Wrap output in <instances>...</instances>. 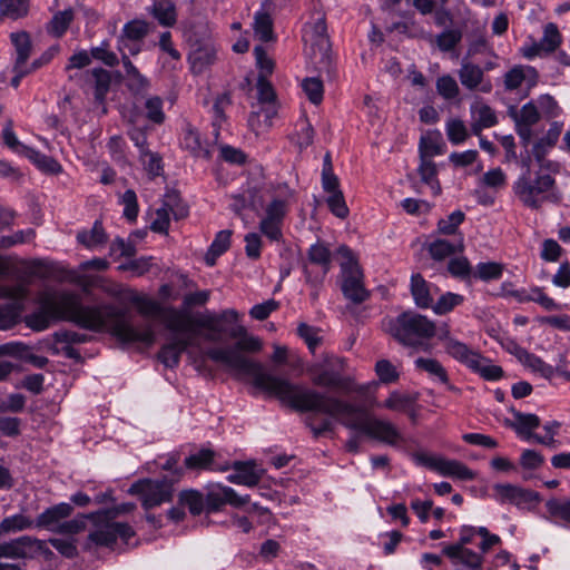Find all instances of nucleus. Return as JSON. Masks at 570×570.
<instances>
[{
    "instance_id": "f257e3e1",
    "label": "nucleus",
    "mask_w": 570,
    "mask_h": 570,
    "mask_svg": "<svg viewBox=\"0 0 570 570\" xmlns=\"http://www.w3.org/2000/svg\"><path fill=\"white\" fill-rule=\"evenodd\" d=\"M36 302L38 308L27 315L24 322L37 332L47 330L53 322L68 321L94 332L107 328L122 343H142L150 346L156 341L153 325H134L126 307L110 303L83 305L80 296L72 291H42Z\"/></svg>"
},
{
    "instance_id": "f03ea898",
    "label": "nucleus",
    "mask_w": 570,
    "mask_h": 570,
    "mask_svg": "<svg viewBox=\"0 0 570 570\" xmlns=\"http://www.w3.org/2000/svg\"><path fill=\"white\" fill-rule=\"evenodd\" d=\"M288 392H295L292 397L293 410L308 413L305 425L318 439L334 430V420L350 430L358 431L372 439L395 446L403 436L396 426L381 419L368 416L365 410L341 397L320 392L312 387L286 385Z\"/></svg>"
},
{
    "instance_id": "7ed1b4c3",
    "label": "nucleus",
    "mask_w": 570,
    "mask_h": 570,
    "mask_svg": "<svg viewBox=\"0 0 570 570\" xmlns=\"http://www.w3.org/2000/svg\"><path fill=\"white\" fill-rule=\"evenodd\" d=\"M262 348L261 341L252 335H246L238 340L233 347H212L207 350L206 355L216 363L226 365L229 370L239 375L250 376L253 385L269 395L277 397L282 403L293 410L292 397L295 392H288L289 386L306 387L302 384L292 383L287 379L278 377L267 373L264 365L259 362L249 360L239 352H258Z\"/></svg>"
},
{
    "instance_id": "20e7f679",
    "label": "nucleus",
    "mask_w": 570,
    "mask_h": 570,
    "mask_svg": "<svg viewBox=\"0 0 570 570\" xmlns=\"http://www.w3.org/2000/svg\"><path fill=\"white\" fill-rule=\"evenodd\" d=\"M383 328L404 346L416 347L436 334L435 324L426 316L406 311L383 322Z\"/></svg>"
},
{
    "instance_id": "39448f33",
    "label": "nucleus",
    "mask_w": 570,
    "mask_h": 570,
    "mask_svg": "<svg viewBox=\"0 0 570 570\" xmlns=\"http://www.w3.org/2000/svg\"><path fill=\"white\" fill-rule=\"evenodd\" d=\"M513 191L525 207L535 210L546 203L558 204L561 200L556 179L550 174L537 173L531 178L529 169L514 181Z\"/></svg>"
},
{
    "instance_id": "423d86ee",
    "label": "nucleus",
    "mask_w": 570,
    "mask_h": 570,
    "mask_svg": "<svg viewBox=\"0 0 570 570\" xmlns=\"http://www.w3.org/2000/svg\"><path fill=\"white\" fill-rule=\"evenodd\" d=\"M314 386L335 390L343 393L362 392L351 377L345 375V360L336 355H325L323 361L314 363L307 370Z\"/></svg>"
},
{
    "instance_id": "0eeeda50",
    "label": "nucleus",
    "mask_w": 570,
    "mask_h": 570,
    "mask_svg": "<svg viewBox=\"0 0 570 570\" xmlns=\"http://www.w3.org/2000/svg\"><path fill=\"white\" fill-rule=\"evenodd\" d=\"M277 190V195L266 205L259 222V232L271 242L283 239L284 220L289 212L291 199L294 197V190L286 184L279 185Z\"/></svg>"
},
{
    "instance_id": "6e6552de",
    "label": "nucleus",
    "mask_w": 570,
    "mask_h": 570,
    "mask_svg": "<svg viewBox=\"0 0 570 570\" xmlns=\"http://www.w3.org/2000/svg\"><path fill=\"white\" fill-rule=\"evenodd\" d=\"M73 512L71 503L61 502L47 508L35 520V528L59 534H77L86 528L83 517L67 520Z\"/></svg>"
},
{
    "instance_id": "1a4fd4ad",
    "label": "nucleus",
    "mask_w": 570,
    "mask_h": 570,
    "mask_svg": "<svg viewBox=\"0 0 570 570\" xmlns=\"http://www.w3.org/2000/svg\"><path fill=\"white\" fill-rule=\"evenodd\" d=\"M338 253L346 259L341 264L342 293L354 304H362L370 297V292L364 286L363 272L347 246H341Z\"/></svg>"
},
{
    "instance_id": "9d476101",
    "label": "nucleus",
    "mask_w": 570,
    "mask_h": 570,
    "mask_svg": "<svg viewBox=\"0 0 570 570\" xmlns=\"http://www.w3.org/2000/svg\"><path fill=\"white\" fill-rule=\"evenodd\" d=\"M7 274V266L0 258V278ZM28 295L24 284L4 285L0 283V298H9L11 302L0 305V328H10L19 322L23 309V301Z\"/></svg>"
},
{
    "instance_id": "9b49d317",
    "label": "nucleus",
    "mask_w": 570,
    "mask_h": 570,
    "mask_svg": "<svg viewBox=\"0 0 570 570\" xmlns=\"http://www.w3.org/2000/svg\"><path fill=\"white\" fill-rule=\"evenodd\" d=\"M132 302L137 305L138 312L144 316L161 317L166 328L171 333L187 332V321H193V315L186 311L175 307H163L160 303L147 297H135Z\"/></svg>"
},
{
    "instance_id": "f8f14e48",
    "label": "nucleus",
    "mask_w": 570,
    "mask_h": 570,
    "mask_svg": "<svg viewBox=\"0 0 570 570\" xmlns=\"http://www.w3.org/2000/svg\"><path fill=\"white\" fill-rule=\"evenodd\" d=\"M303 39L305 45L309 46V55L318 65L320 70L325 69L327 73H331V43L325 19L318 18L314 23L306 26Z\"/></svg>"
},
{
    "instance_id": "ddd939ff",
    "label": "nucleus",
    "mask_w": 570,
    "mask_h": 570,
    "mask_svg": "<svg viewBox=\"0 0 570 570\" xmlns=\"http://www.w3.org/2000/svg\"><path fill=\"white\" fill-rule=\"evenodd\" d=\"M129 492L139 495L142 507L149 510L171 501L174 484L164 479H144L134 483Z\"/></svg>"
},
{
    "instance_id": "4468645a",
    "label": "nucleus",
    "mask_w": 570,
    "mask_h": 570,
    "mask_svg": "<svg viewBox=\"0 0 570 570\" xmlns=\"http://www.w3.org/2000/svg\"><path fill=\"white\" fill-rule=\"evenodd\" d=\"M412 458L417 465L428 468L446 478H455L462 481H470L475 478V473L458 460L430 455L425 452H415Z\"/></svg>"
},
{
    "instance_id": "2eb2a0df",
    "label": "nucleus",
    "mask_w": 570,
    "mask_h": 570,
    "mask_svg": "<svg viewBox=\"0 0 570 570\" xmlns=\"http://www.w3.org/2000/svg\"><path fill=\"white\" fill-rule=\"evenodd\" d=\"M308 264L303 265L306 282L323 283L332 265V253L325 243L317 242L306 253Z\"/></svg>"
},
{
    "instance_id": "dca6fc26",
    "label": "nucleus",
    "mask_w": 570,
    "mask_h": 570,
    "mask_svg": "<svg viewBox=\"0 0 570 570\" xmlns=\"http://www.w3.org/2000/svg\"><path fill=\"white\" fill-rule=\"evenodd\" d=\"M238 313L235 309H225L219 315L207 314L202 317L193 316V321H187V326H190L188 332L199 334L198 328H204L207 332L203 335L206 341L219 342L222 335L226 330L220 325L222 322L235 323L238 321Z\"/></svg>"
},
{
    "instance_id": "f3484780",
    "label": "nucleus",
    "mask_w": 570,
    "mask_h": 570,
    "mask_svg": "<svg viewBox=\"0 0 570 570\" xmlns=\"http://www.w3.org/2000/svg\"><path fill=\"white\" fill-rule=\"evenodd\" d=\"M96 524V530L89 533V540L97 546L111 547L117 539L128 541L135 531L125 522H115L112 520L91 519Z\"/></svg>"
},
{
    "instance_id": "a211bd4d",
    "label": "nucleus",
    "mask_w": 570,
    "mask_h": 570,
    "mask_svg": "<svg viewBox=\"0 0 570 570\" xmlns=\"http://www.w3.org/2000/svg\"><path fill=\"white\" fill-rule=\"evenodd\" d=\"M177 334H186L184 336H175L173 341L164 344L158 354V360L169 368H175L179 365L181 354L194 345V340L199 334L193 332H178Z\"/></svg>"
},
{
    "instance_id": "6ab92c4d",
    "label": "nucleus",
    "mask_w": 570,
    "mask_h": 570,
    "mask_svg": "<svg viewBox=\"0 0 570 570\" xmlns=\"http://www.w3.org/2000/svg\"><path fill=\"white\" fill-rule=\"evenodd\" d=\"M205 504L208 512L218 511L223 505L243 507L249 501V495L240 497L230 487L217 485L208 491Z\"/></svg>"
},
{
    "instance_id": "aec40b11",
    "label": "nucleus",
    "mask_w": 570,
    "mask_h": 570,
    "mask_svg": "<svg viewBox=\"0 0 570 570\" xmlns=\"http://www.w3.org/2000/svg\"><path fill=\"white\" fill-rule=\"evenodd\" d=\"M495 500L500 503H512L521 507L538 500V494L510 483H497L493 485Z\"/></svg>"
},
{
    "instance_id": "412c9836",
    "label": "nucleus",
    "mask_w": 570,
    "mask_h": 570,
    "mask_svg": "<svg viewBox=\"0 0 570 570\" xmlns=\"http://www.w3.org/2000/svg\"><path fill=\"white\" fill-rule=\"evenodd\" d=\"M561 42V35L554 23H548L544 28L543 37L539 42L523 50V56L527 59H533L538 56H543L553 52Z\"/></svg>"
},
{
    "instance_id": "4be33fe9",
    "label": "nucleus",
    "mask_w": 570,
    "mask_h": 570,
    "mask_svg": "<svg viewBox=\"0 0 570 570\" xmlns=\"http://www.w3.org/2000/svg\"><path fill=\"white\" fill-rule=\"evenodd\" d=\"M510 412L514 419L510 426L523 440L534 442L535 436H539V434L534 433V430L541 424L540 417L537 414L523 413L515 409H511Z\"/></svg>"
},
{
    "instance_id": "5701e85b",
    "label": "nucleus",
    "mask_w": 570,
    "mask_h": 570,
    "mask_svg": "<svg viewBox=\"0 0 570 570\" xmlns=\"http://www.w3.org/2000/svg\"><path fill=\"white\" fill-rule=\"evenodd\" d=\"M232 468L234 472L227 476L230 483L255 487L261 481L262 473L256 470L254 461H235Z\"/></svg>"
},
{
    "instance_id": "b1692460",
    "label": "nucleus",
    "mask_w": 570,
    "mask_h": 570,
    "mask_svg": "<svg viewBox=\"0 0 570 570\" xmlns=\"http://www.w3.org/2000/svg\"><path fill=\"white\" fill-rule=\"evenodd\" d=\"M443 553L451 559L454 564H462L469 570H482L484 558L469 548L444 547Z\"/></svg>"
},
{
    "instance_id": "393cba45",
    "label": "nucleus",
    "mask_w": 570,
    "mask_h": 570,
    "mask_svg": "<svg viewBox=\"0 0 570 570\" xmlns=\"http://www.w3.org/2000/svg\"><path fill=\"white\" fill-rule=\"evenodd\" d=\"M483 69L471 62H463L459 70V78L466 89L474 90L481 86L482 92H490L492 85L490 81L483 82Z\"/></svg>"
},
{
    "instance_id": "a878e982",
    "label": "nucleus",
    "mask_w": 570,
    "mask_h": 570,
    "mask_svg": "<svg viewBox=\"0 0 570 570\" xmlns=\"http://www.w3.org/2000/svg\"><path fill=\"white\" fill-rule=\"evenodd\" d=\"M122 66L127 77V87L135 96H145L150 89V80L140 73L130 61L128 55H122Z\"/></svg>"
},
{
    "instance_id": "bb28decb",
    "label": "nucleus",
    "mask_w": 570,
    "mask_h": 570,
    "mask_svg": "<svg viewBox=\"0 0 570 570\" xmlns=\"http://www.w3.org/2000/svg\"><path fill=\"white\" fill-rule=\"evenodd\" d=\"M562 131V124L553 121L544 137L532 147V155L538 163H542L549 150L554 147Z\"/></svg>"
},
{
    "instance_id": "cd10ccee",
    "label": "nucleus",
    "mask_w": 570,
    "mask_h": 570,
    "mask_svg": "<svg viewBox=\"0 0 570 570\" xmlns=\"http://www.w3.org/2000/svg\"><path fill=\"white\" fill-rule=\"evenodd\" d=\"M446 353L456 361L465 364L470 368H475L478 365L479 353L472 351L466 344L458 340H448L444 345Z\"/></svg>"
},
{
    "instance_id": "c85d7f7f",
    "label": "nucleus",
    "mask_w": 570,
    "mask_h": 570,
    "mask_svg": "<svg viewBox=\"0 0 570 570\" xmlns=\"http://www.w3.org/2000/svg\"><path fill=\"white\" fill-rule=\"evenodd\" d=\"M29 347L22 343H7L0 345V355H12L27 360L33 366L43 368L49 360L41 355L28 354Z\"/></svg>"
},
{
    "instance_id": "c756f323",
    "label": "nucleus",
    "mask_w": 570,
    "mask_h": 570,
    "mask_svg": "<svg viewBox=\"0 0 570 570\" xmlns=\"http://www.w3.org/2000/svg\"><path fill=\"white\" fill-rule=\"evenodd\" d=\"M415 366L416 368L426 372L433 380L445 384L449 391H456V389L449 382L446 370L438 360L419 357L415 360Z\"/></svg>"
},
{
    "instance_id": "7c9ffc66",
    "label": "nucleus",
    "mask_w": 570,
    "mask_h": 570,
    "mask_svg": "<svg viewBox=\"0 0 570 570\" xmlns=\"http://www.w3.org/2000/svg\"><path fill=\"white\" fill-rule=\"evenodd\" d=\"M29 535H22L10 541L0 542V558L28 559Z\"/></svg>"
},
{
    "instance_id": "2f4dec72",
    "label": "nucleus",
    "mask_w": 570,
    "mask_h": 570,
    "mask_svg": "<svg viewBox=\"0 0 570 570\" xmlns=\"http://www.w3.org/2000/svg\"><path fill=\"white\" fill-rule=\"evenodd\" d=\"M508 115L513 119L515 125L521 126H534L541 118L538 107L533 101L527 102L520 110L514 106L509 107Z\"/></svg>"
},
{
    "instance_id": "473e14b6",
    "label": "nucleus",
    "mask_w": 570,
    "mask_h": 570,
    "mask_svg": "<svg viewBox=\"0 0 570 570\" xmlns=\"http://www.w3.org/2000/svg\"><path fill=\"white\" fill-rule=\"evenodd\" d=\"M150 13L164 27H171L177 21L176 6L171 0H154Z\"/></svg>"
},
{
    "instance_id": "72a5a7b5",
    "label": "nucleus",
    "mask_w": 570,
    "mask_h": 570,
    "mask_svg": "<svg viewBox=\"0 0 570 570\" xmlns=\"http://www.w3.org/2000/svg\"><path fill=\"white\" fill-rule=\"evenodd\" d=\"M411 294L416 306L429 308L432 306L429 283L421 274H413L411 277Z\"/></svg>"
},
{
    "instance_id": "f704fd0d",
    "label": "nucleus",
    "mask_w": 570,
    "mask_h": 570,
    "mask_svg": "<svg viewBox=\"0 0 570 570\" xmlns=\"http://www.w3.org/2000/svg\"><path fill=\"white\" fill-rule=\"evenodd\" d=\"M73 17L75 14L71 8L56 12L46 24V31L55 38H61L68 30Z\"/></svg>"
},
{
    "instance_id": "c9c22d12",
    "label": "nucleus",
    "mask_w": 570,
    "mask_h": 570,
    "mask_svg": "<svg viewBox=\"0 0 570 570\" xmlns=\"http://www.w3.org/2000/svg\"><path fill=\"white\" fill-rule=\"evenodd\" d=\"M189 60L193 71L200 73L205 68L214 63L216 60V50L210 46L199 47L190 53Z\"/></svg>"
},
{
    "instance_id": "e433bc0d",
    "label": "nucleus",
    "mask_w": 570,
    "mask_h": 570,
    "mask_svg": "<svg viewBox=\"0 0 570 570\" xmlns=\"http://www.w3.org/2000/svg\"><path fill=\"white\" fill-rule=\"evenodd\" d=\"M77 240L87 248H94L107 242V234L101 220H96L90 230H81L77 234Z\"/></svg>"
},
{
    "instance_id": "4c0bfd02",
    "label": "nucleus",
    "mask_w": 570,
    "mask_h": 570,
    "mask_svg": "<svg viewBox=\"0 0 570 570\" xmlns=\"http://www.w3.org/2000/svg\"><path fill=\"white\" fill-rule=\"evenodd\" d=\"M35 528V520L22 513L4 518L0 522V535L20 532Z\"/></svg>"
},
{
    "instance_id": "58836bf2",
    "label": "nucleus",
    "mask_w": 570,
    "mask_h": 570,
    "mask_svg": "<svg viewBox=\"0 0 570 570\" xmlns=\"http://www.w3.org/2000/svg\"><path fill=\"white\" fill-rule=\"evenodd\" d=\"M462 250H463L462 243H460V245L456 246V245L452 244L451 242L443 239V238H438L428 245V252H429L430 256L434 261H439V262L450 257L451 255L455 254L456 252H462Z\"/></svg>"
},
{
    "instance_id": "ea45409f",
    "label": "nucleus",
    "mask_w": 570,
    "mask_h": 570,
    "mask_svg": "<svg viewBox=\"0 0 570 570\" xmlns=\"http://www.w3.org/2000/svg\"><path fill=\"white\" fill-rule=\"evenodd\" d=\"M26 156L46 174L55 175L61 171V165L55 158L33 148H26Z\"/></svg>"
},
{
    "instance_id": "a19ab883",
    "label": "nucleus",
    "mask_w": 570,
    "mask_h": 570,
    "mask_svg": "<svg viewBox=\"0 0 570 570\" xmlns=\"http://www.w3.org/2000/svg\"><path fill=\"white\" fill-rule=\"evenodd\" d=\"M232 232L228 229L220 230L216 234L207 254L206 263L214 265L217 257L223 255L230 246Z\"/></svg>"
},
{
    "instance_id": "79ce46f5",
    "label": "nucleus",
    "mask_w": 570,
    "mask_h": 570,
    "mask_svg": "<svg viewBox=\"0 0 570 570\" xmlns=\"http://www.w3.org/2000/svg\"><path fill=\"white\" fill-rule=\"evenodd\" d=\"M419 174L421 176V180L431 186V189L434 195H439L441 193V186L436 178V165L434 161H432L430 158H426L424 155L421 157Z\"/></svg>"
},
{
    "instance_id": "37998d69",
    "label": "nucleus",
    "mask_w": 570,
    "mask_h": 570,
    "mask_svg": "<svg viewBox=\"0 0 570 570\" xmlns=\"http://www.w3.org/2000/svg\"><path fill=\"white\" fill-rule=\"evenodd\" d=\"M181 146L189 150L194 156H209V151L202 144L199 132L189 125L184 130Z\"/></svg>"
},
{
    "instance_id": "c03bdc74",
    "label": "nucleus",
    "mask_w": 570,
    "mask_h": 570,
    "mask_svg": "<svg viewBox=\"0 0 570 570\" xmlns=\"http://www.w3.org/2000/svg\"><path fill=\"white\" fill-rule=\"evenodd\" d=\"M255 36L263 42L275 40L273 20L267 12H256L254 17Z\"/></svg>"
},
{
    "instance_id": "a18cd8bd",
    "label": "nucleus",
    "mask_w": 570,
    "mask_h": 570,
    "mask_svg": "<svg viewBox=\"0 0 570 570\" xmlns=\"http://www.w3.org/2000/svg\"><path fill=\"white\" fill-rule=\"evenodd\" d=\"M230 104H232V100H230L229 94L224 92L215 99V102L212 107V111H213L212 125L214 127V134H215L216 138H218L219 129L222 128L223 124L226 121L225 110L228 106H230Z\"/></svg>"
},
{
    "instance_id": "49530a36",
    "label": "nucleus",
    "mask_w": 570,
    "mask_h": 570,
    "mask_svg": "<svg viewBox=\"0 0 570 570\" xmlns=\"http://www.w3.org/2000/svg\"><path fill=\"white\" fill-rule=\"evenodd\" d=\"M10 38L17 52L16 62L18 65H26L31 52V40L29 33L26 31L13 32L10 35Z\"/></svg>"
},
{
    "instance_id": "de8ad7c7",
    "label": "nucleus",
    "mask_w": 570,
    "mask_h": 570,
    "mask_svg": "<svg viewBox=\"0 0 570 570\" xmlns=\"http://www.w3.org/2000/svg\"><path fill=\"white\" fill-rule=\"evenodd\" d=\"M178 502L181 507L188 508L189 512L198 515L204 511L205 500L200 492L196 490H184L179 493Z\"/></svg>"
},
{
    "instance_id": "09e8293b",
    "label": "nucleus",
    "mask_w": 570,
    "mask_h": 570,
    "mask_svg": "<svg viewBox=\"0 0 570 570\" xmlns=\"http://www.w3.org/2000/svg\"><path fill=\"white\" fill-rule=\"evenodd\" d=\"M28 0H0V12L3 17L17 20L27 16Z\"/></svg>"
},
{
    "instance_id": "8fccbe9b",
    "label": "nucleus",
    "mask_w": 570,
    "mask_h": 570,
    "mask_svg": "<svg viewBox=\"0 0 570 570\" xmlns=\"http://www.w3.org/2000/svg\"><path fill=\"white\" fill-rule=\"evenodd\" d=\"M523 365L531 368L533 372L539 373L542 377L550 380L554 375L552 365L546 363L541 357L530 352H522Z\"/></svg>"
},
{
    "instance_id": "3c124183",
    "label": "nucleus",
    "mask_w": 570,
    "mask_h": 570,
    "mask_svg": "<svg viewBox=\"0 0 570 570\" xmlns=\"http://www.w3.org/2000/svg\"><path fill=\"white\" fill-rule=\"evenodd\" d=\"M503 265L497 262L479 263L473 276L483 282H490L502 277Z\"/></svg>"
},
{
    "instance_id": "603ef678",
    "label": "nucleus",
    "mask_w": 570,
    "mask_h": 570,
    "mask_svg": "<svg viewBox=\"0 0 570 570\" xmlns=\"http://www.w3.org/2000/svg\"><path fill=\"white\" fill-rule=\"evenodd\" d=\"M91 76L95 81V98L98 101H104L110 88V73L102 68H95Z\"/></svg>"
},
{
    "instance_id": "864d4df0",
    "label": "nucleus",
    "mask_w": 570,
    "mask_h": 570,
    "mask_svg": "<svg viewBox=\"0 0 570 570\" xmlns=\"http://www.w3.org/2000/svg\"><path fill=\"white\" fill-rule=\"evenodd\" d=\"M215 453L209 449H202L197 453L185 459V468L189 470L208 469L214 460Z\"/></svg>"
},
{
    "instance_id": "5fc2aeb1",
    "label": "nucleus",
    "mask_w": 570,
    "mask_h": 570,
    "mask_svg": "<svg viewBox=\"0 0 570 570\" xmlns=\"http://www.w3.org/2000/svg\"><path fill=\"white\" fill-rule=\"evenodd\" d=\"M163 106L164 101L159 96L147 98L145 101L146 118L155 125H161L166 119Z\"/></svg>"
},
{
    "instance_id": "6e6d98bb",
    "label": "nucleus",
    "mask_w": 570,
    "mask_h": 570,
    "mask_svg": "<svg viewBox=\"0 0 570 570\" xmlns=\"http://www.w3.org/2000/svg\"><path fill=\"white\" fill-rule=\"evenodd\" d=\"M448 139L453 145H460L469 137L468 129L461 119L451 118L445 126Z\"/></svg>"
},
{
    "instance_id": "4d7b16f0",
    "label": "nucleus",
    "mask_w": 570,
    "mask_h": 570,
    "mask_svg": "<svg viewBox=\"0 0 570 570\" xmlns=\"http://www.w3.org/2000/svg\"><path fill=\"white\" fill-rule=\"evenodd\" d=\"M415 400V397H412L409 394H402L397 391H393L390 393L382 406L392 411L403 412L410 409L414 404Z\"/></svg>"
},
{
    "instance_id": "13d9d810",
    "label": "nucleus",
    "mask_w": 570,
    "mask_h": 570,
    "mask_svg": "<svg viewBox=\"0 0 570 570\" xmlns=\"http://www.w3.org/2000/svg\"><path fill=\"white\" fill-rule=\"evenodd\" d=\"M464 298L460 294L448 292L440 296L438 302L432 306L438 315H443L451 312L454 307L461 305Z\"/></svg>"
},
{
    "instance_id": "bf43d9fd",
    "label": "nucleus",
    "mask_w": 570,
    "mask_h": 570,
    "mask_svg": "<svg viewBox=\"0 0 570 570\" xmlns=\"http://www.w3.org/2000/svg\"><path fill=\"white\" fill-rule=\"evenodd\" d=\"M465 215L462 210L451 213L446 218L438 222V232L443 235H454L459 226L464 222Z\"/></svg>"
},
{
    "instance_id": "052dcab7",
    "label": "nucleus",
    "mask_w": 570,
    "mask_h": 570,
    "mask_svg": "<svg viewBox=\"0 0 570 570\" xmlns=\"http://www.w3.org/2000/svg\"><path fill=\"white\" fill-rule=\"evenodd\" d=\"M179 454L173 453L168 455L165 463L161 464V469L167 471L168 474L164 475L161 479L170 481L171 484H175L180 481L184 475V469L179 466Z\"/></svg>"
},
{
    "instance_id": "680f3d73",
    "label": "nucleus",
    "mask_w": 570,
    "mask_h": 570,
    "mask_svg": "<svg viewBox=\"0 0 570 570\" xmlns=\"http://www.w3.org/2000/svg\"><path fill=\"white\" fill-rule=\"evenodd\" d=\"M148 33V23L141 20L127 22L122 28L120 38L131 41H141Z\"/></svg>"
},
{
    "instance_id": "e2e57ef3",
    "label": "nucleus",
    "mask_w": 570,
    "mask_h": 570,
    "mask_svg": "<svg viewBox=\"0 0 570 570\" xmlns=\"http://www.w3.org/2000/svg\"><path fill=\"white\" fill-rule=\"evenodd\" d=\"M303 90L305 91L308 100L317 105L323 100V82L316 77L306 78L302 82Z\"/></svg>"
},
{
    "instance_id": "0e129e2a",
    "label": "nucleus",
    "mask_w": 570,
    "mask_h": 570,
    "mask_svg": "<svg viewBox=\"0 0 570 570\" xmlns=\"http://www.w3.org/2000/svg\"><path fill=\"white\" fill-rule=\"evenodd\" d=\"M90 55L94 59L101 61L108 67H115L119 63L117 55L109 50V42L102 41L100 46L92 47Z\"/></svg>"
},
{
    "instance_id": "69168bd1",
    "label": "nucleus",
    "mask_w": 570,
    "mask_h": 570,
    "mask_svg": "<svg viewBox=\"0 0 570 570\" xmlns=\"http://www.w3.org/2000/svg\"><path fill=\"white\" fill-rule=\"evenodd\" d=\"M448 271L453 277L468 278L472 275V267L464 256L454 257L449 261Z\"/></svg>"
},
{
    "instance_id": "338daca9",
    "label": "nucleus",
    "mask_w": 570,
    "mask_h": 570,
    "mask_svg": "<svg viewBox=\"0 0 570 570\" xmlns=\"http://www.w3.org/2000/svg\"><path fill=\"white\" fill-rule=\"evenodd\" d=\"M326 204L331 213L336 217L344 219L348 216V208L342 191L330 194L326 198Z\"/></svg>"
},
{
    "instance_id": "774afa93",
    "label": "nucleus",
    "mask_w": 570,
    "mask_h": 570,
    "mask_svg": "<svg viewBox=\"0 0 570 570\" xmlns=\"http://www.w3.org/2000/svg\"><path fill=\"white\" fill-rule=\"evenodd\" d=\"M546 507L551 515L570 522V499L563 502L557 499H550L547 501Z\"/></svg>"
}]
</instances>
